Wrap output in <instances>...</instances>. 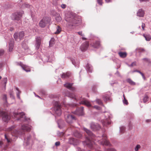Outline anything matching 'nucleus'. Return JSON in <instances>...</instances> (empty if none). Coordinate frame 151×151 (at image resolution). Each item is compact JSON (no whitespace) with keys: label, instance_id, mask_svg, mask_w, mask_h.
Segmentation results:
<instances>
[{"label":"nucleus","instance_id":"58836bf2","mask_svg":"<svg viewBox=\"0 0 151 151\" xmlns=\"http://www.w3.org/2000/svg\"><path fill=\"white\" fill-rule=\"evenodd\" d=\"M15 126H12L6 129V131L7 132L12 131L15 128Z\"/></svg>","mask_w":151,"mask_h":151},{"label":"nucleus","instance_id":"1a4fd4ad","mask_svg":"<svg viewBox=\"0 0 151 151\" xmlns=\"http://www.w3.org/2000/svg\"><path fill=\"white\" fill-rule=\"evenodd\" d=\"M0 116H2V119L4 122H6L9 121L10 118V116L8 113L4 111H1L0 110Z\"/></svg>","mask_w":151,"mask_h":151},{"label":"nucleus","instance_id":"4d7b16f0","mask_svg":"<svg viewBox=\"0 0 151 151\" xmlns=\"http://www.w3.org/2000/svg\"><path fill=\"white\" fill-rule=\"evenodd\" d=\"M55 145L56 146H58L60 145V142L59 141H58L56 142L55 143Z\"/></svg>","mask_w":151,"mask_h":151},{"label":"nucleus","instance_id":"4468645a","mask_svg":"<svg viewBox=\"0 0 151 151\" xmlns=\"http://www.w3.org/2000/svg\"><path fill=\"white\" fill-rule=\"evenodd\" d=\"M37 53V55L36 56V57L37 58L40 59L44 63L47 62H51V60L49 59L48 57L44 56L42 58H40V55L39 53Z\"/></svg>","mask_w":151,"mask_h":151},{"label":"nucleus","instance_id":"dca6fc26","mask_svg":"<svg viewBox=\"0 0 151 151\" xmlns=\"http://www.w3.org/2000/svg\"><path fill=\"white\" fill-rule=\"evenodd\" d=\"M79 103L81 104H84L88 107L91 106L90 102L85 98L80 99Z\"/></svg>","mask_w":151,"mask_h":151},{"label":"nucleus","instance_id":"a18cd8bd","mask_svg":"<svg viewBox=\"0 0 151 151\" xmlns=\"http://www.w3.org/2000/svg\"><path fill=\"white\" fill-rule=\"evenodd\" d=\"M141 148V146L139 145H137L134 148V150L135 151H138Z\"/></svg>","mask_w":151,"mask_h":151},{"label":"nucleus","instance_id":"052dcab7","mask_svg":"<svg viewBox=\"0 0 151 151\" xmlns=\"http://www.w3.org/2000/svg\"><path fill=\"white\" fill-rule=\"evenodd\" d=\"M145 27V24H144V23H142V29L143 30H144V27Z\"/></svg>","mask_w":151,"mask_h":151},{"label":"nucleus","instance_id":"9d476101","mask_svg":"<svg viewBox=\"0 0 151 151\" xmlns=\"http://www.w3.org/2000/svg\"><path fill=\"white\" fill-rule=\"evenodd\" d=\"M50 20V19L49 18L44 17L40 22V26L42 28L45 27L46 24L49 22Z\"/></svg>","mask_w":151,"mask_h":151},{"label":"nucleus","instance_id":"5701e85b","mask_svg":"<svg viewBox=\"0 0 151 151\" xmlns=\"http://www.w3.org/2000/svg\"><path fill=\"white\" fill-rule=\"evenodd\" d=\"M17 65L21 66L22 68L26 72H28L30 71V70L29 69H26V65L23 64L21 62H18L17 63Z\"/></svg>","mask_w":151,"mask_h":151},{"label":"nucleus","instance_id":"a878e982","mask_svg":"<svg viewBox=\"0 0 151 151\" xmlns=\"http://www.w3.org/2000/svg\"><path fill=\"white\" fill-rule=\"evenodd\" d=\"M92 46L94 48H98L99 47L100 45V42L99 41H97L93 42L91 44Z\"/></svg>","mask_w":151,"mask_h":151},{"label":"nucleus","instance_id":"c85d7f7f","mask_svg":"<svg viewBox=\"0 0 151 151\" xmlns=\"http://www.w3.org/2000/svg\"><path fill=\"white\" fill-rule=\"evenodd\" d=\"M73 135L75 137L78 138H80L82 136V134L77 131H75L74 132Z\"/></svg>","mask_w":151,"mask_h":151},{"label":"nucleus","instance_id":"774afa93","mask_svg":"<svg viewBox=\"0 0 151 151\" xmlns=\"http://www.w3.org/2000/svg\"><path fill=\"white\" fill-rule=\"evenodd\" d=\"M140 2H147L149 0H139Z\"/></svg>","mask_w":151,"mask_h":151},{"label":"nucleus","instance_id":"4c0bfd02","mask_svg":"<svg viewBox=\"0 0 151 151\" xmlns=\"http://www.w3.org/2000/svg\"><path fill=\"white\" fill-rule=\"evenodd\" d=\"M69 97L72 99H74L76 101H77V99L76 96L73 93L70 94L69 95Z\"/></svg>","mask_w":151,"mask_h":151},{"label":"nucleus","instance_id":"20e7f679","mask_svg":"<svg viewBox=\"0 0 151 151\" xmlns=\"http://www.w3.org/2000/svg\"><path fill=\"white\" fill-rule=\"evenodd\" d=\"M65 20L68 22L67 25L70 28L71 26H75L76 24H79L81 22L80 19L74 17L71 15L67 16L65 18Z\"/></svg>","mask_w":151,"mask_h":151},{"label":"nucleus","instance_id":"e2e57ef3","mask_svg":"<svg viewBox=\"0 0 151 151\" xmlns=\"http://www.w3.org/2000/svg\"><path fill=\"white\" fill-rule=\"evenodd\" d=\"M139 73L140 74H141V75H142V76L143 78H145V76L143 74V73H142V72H139Z\"/></svg>","mask_w":151,"mask_h":151},{"label":"nucleus","instance_id":"b1692460","mask_svg":"<svg viewBox=\"0 0 151 151\" xmlns=\"http://www.w3.org/2000/svg\"><path fill=\"white\" fill-rule=\"evenodd\" d=\"M86 70L88 72L91 73L93 70V68L91 65L88 63L86 66Z\"/></svg>","mask_w":151,"mask_h":151},{"label":"nucleus","instance_id":"603ef678","mask_svg":"<svg viewBox=\"0 0 151 151\" xmlns=\"http://www.w3.org/2000/svg\"><path fill=\"white\" fill-rule=\"evenodd\" d=\"M98 3L101 5H102V0H97Z\"/></svg>","mask_w":151,"mask_h":151},{"label":"nucleus","instance_id":"79ce46f5","mask_svg":"<svg viewBox=\"0 0 151 151\" xmlns=\"http://www.w3.org/2000/svg\"><path fill=\"white\" fill-rule=\"evenodd\" d=\"M124 99L123 100V102L124 104L127 105L128 103L127 100L125 99L124 95H123Z\"/></svg>","mask_w":151,"mask_h":151},{"label":"nucleus","instance_id":"9b49d317","mask_svg":"<svg viewBox=\"0 0 151 151\" xmlns=\"http://www.w3.org/2000/svg\"><path fill=\"white\" fill-rule=\"evenodd\" d=\"M24 33L23 31L20 32L19 33L16 32L14 35V37L16 41H18L19 39V41L24 38Z\"/></svg>","mask_w":151,"mask_h":151},{"label":"nucleus","instance_id":"72a5a7b5","mask_svg":"<svg viewBox=\"0 0 151 151\" xmlns=\"http://www.w3.org/2000/svg\"><path fill=\"white\" fill-rule=\"evenodd\" d=\"M72 63L76 67H78L79 66V62L76 63L75 60L74 59L71 60Z\"/></svg>","mask_w":151,"mask_h":151},{"label":"nucleus","instance_id":"2eb2a0df","mask_svg":"<svg viewBox=\"0 0 151 151\" xmlns=\"http://www.w3.org/2000/svg\"><path fill=\"white\" fill-rule=\"evenodd\" d=\"M90 127L93 130H97L99 129L101 127L97 123L92 122L91 124Z\"/></svg>","mask_w":151,"mask_h":151},{"label":"nucleus","instance_id":"c03bdc74","mask_svg":"<svg viewBox=\"0 0 151 151\" xmlns=\"http://www.w3.org/2000/svg\"><path fill=\"white\" fill-rule=\"evenodd\" d=\"M142 60L144 61V62H146L148 63L151 62V61L150 59L147 58H143L142 59Z\"/></svg>","mask_w":151,"mask_h":151},{"label":"nucleus","instance_id":"37998d69","mask_svg":"<svg viewBox=\"0 0 151 151\" xmlns=\"http://www.w3.org/2000/svg\"><path fill=\"white\" fill-rule=\"evenodd\" d=\"M55 19L57 22H60L61 21L62 18L60 15H58V16L56 17Z\"/></svg>","mask_w":151,"mask_h":151},{"label":"nucleus","instance_id":"aec40b11","mask_svg":"<svg viewBox=\"0 0 151 151\" xmlns=\"http://www.w3.org/2000/svg\"><path fill=\"white\" fill-rule=\"evenodd\" d=\"M73 84V83H66L64 84V86L71 91H74L75 90L76 88L75 87L72 86Z\"/></svg>","mask_w":151,"mask_h":151},{"label":"nucleus","instance_id":"c9c22d12","mask_svg":"<svg viewBox=\"0 0 151 151\" xmlns=\"http://www.w3.org/2000/svg\"><path fill=\"white\" fill-rule=\"evenodd\" d=\"M103 125L104 126H107V125L110 124H111L110 122L108 121L107 122V121H105V122H104V120H102L101 121Z\"/></svg>","mask_w":151,"mask_h":151},{"label":"nucleus","instance_id":"864d4df0","mask_svg":"<svg viewBox=\"0 0 151 151\" xmlns=\"http://www.w3.org/2000/svg\"><path fill=\"white\" fill-rule=\"evenodd\" d=\"M66 7V5L65 4H62L61 5V7L63 9H65Z\"/></svg>","mask_w":151,"mask_h":151},{"label":"nucleus","instance_id":"39448f33","mask_svg":"<svg viewBox=\"0 0 151 151\" xmlns=\"http://www.w3.org/2000/svg\"><path fill=\"white\" fill-rule=\"evenodd\" d=\"M13 116L15 118H17L18 120H20L24 122L28 123L30 121V119L26 118L24 113L23 112L20 113L14 112L13 113Z\"/></svg>","mask_w":151,"mask_h":151},{"label":"nucleus","instance_id":"f03ea898","mask_svg":"<svg viewBox=\"0 0 151 151\" xmlns=\"http://www.w3.org/2000/svg\"><path fill=\"white\" fill-rule=\"evenodd\" d=\"M31 127L30 125L26 124H23L22 126V129H21L19 130H14L11 133L12 137H10L8 136L7 134H5V138L6 139L8 143L10 142L11 140L14 141L18 137L21 136L24 134L25 131H29L31 129Z\"/></svg>","mask_w":151,"mask_h":151},{"label":"nucleus","instance_id":"69168bd1","mask_svg":"<svg viewBox=\"0 0 151 151\" xmlns=\"http://www.w3.org/2000/svg\"><path fill=\"white\" fill-rule=\"evenodd\" d=\"M3 64L2 63H0V70L1 69V68L3 67Z\"/></svg>","mask_w":151,"mask_h":151},{"label":"nucleus","instance_id":"f8f14e48","mask_svg":"<svg viewBox=\"0 0 151 151\" xmlns=\"http://www.w3.org/2000/svg\"><path fill=\"white\" fill-rule=\"evenodd\" d=\"M22 45L26 54L32 55L33 54V52L29 48L25 42H23L22 44Z\"/></svg>","mask_w":151,"mask_h":151},{"label":"nucleus","instance_id":"cd10ccee","mask_svg":"<svg viewBox=\"0 0 151 151\" xmlns=\"http://www.w3.org/2000/svg\"><path fill=\"white\" fill-rule=\"evenodd\" d=\"M103 112L105 113L104 116L105 119H110L111 118V114L109 112L104 111Z\"/></svg>","mask_w":151,"mask_h":151},{"label":"nucleus","instance_id":"6e6552de","mask_svg":"<svg viewBox=\"0 0 151 151\" xmlns=\"http://www.w3.org/2000/svg\"><path fill=\"white\" fill-rule=\"evenodd\" d=\"M64 116L66 121L68 124L72 123L73 120H75L74 116L66 112L64 113Z\"/></svg>","mask_w":151,"mask_h":151},{"label":"nucleus","instance_id":"ea45409f","mask_svg":"<svg viewBox=\"0 0 151 151\" xmlns=\"http://www.w3.org/2000/svg\"><path fill=\"white\" fill-rule=\"evenodd\" d=\"M125 130V127L123 126L120 127V132L122 133L124 132Z\"/></svg>","mask_w":151,"mask_h":151},{"label":"nucleus","instance_id":"bf43d9fd","mask_svg":"<svg viewBox=\"0 0 151 151\" xmlns=\"http://www.w3.org/2000/svg\"><path fill=\"white\" fill-rule=\"evenodd\" d=\"M78 34L81 36L83 37L84 36V34L82 33V32H78Z\"/></svg>","mask_w":151,"mask_h":151},{"label":"nucleus","instance_id":"49530a36","mask_svg":"<svg viewBox=\"0 0 151 151\" xmlns=\"http://www.w3.org/2000/svg\"><path fill=\"white\" fill-rule=\"evenodd\" d=\"M7 82V78H4L3 79V82L4 85L5 86H6Z\"/></svg>","mask_w":151,"mask_h":151},{"label":"nucleus","instance_id":"c756f323","mask_svg":"<svg viewBox=\"0 0 151 151\" xmlns=\"http://www.w3.org/2000/svg\"><path fill=\"white\" fill-rule=\"evenodd\" d=\"M70 73H63L61 75V77L62 78H66L70 76Z\"/></svg>","mask_w":151,"mask_h":151},{"label":"nucleus","instance_id":"09e8293b","mask_svg":"<svg viewBox=\"0 0 151 151\" xmlns=\"http://www.w3.org/2000/svg\"><path fill=\"white\" fill-rule=\"evenodd\" d=\"M127 65L129 67H133L136 65V62H133L132 63L129 65L128 64H127Z\"/></svg>","mask_w":151,"mask_h":151},{"label":"nucleus","instance_id":"0e129e2a","mask_svg":"<svg viewBox=\"0 0 151 151\" xmlns=\"http://www.w3.org/2000/svg\"><path fill=\"white\" fill-rule=\"evenodd\" d=\"M10 95L11 97H12V98H13V99L14 98V96L12 94V93H10Z\"/></svg>","mask_w":151,"mask_h":151},{"label":"nucleus","instance_id":"4be33fe9","mask_svg":"<svg viewBox=\"0 0 151 151\" xmlns=\"http://www.w3.org/2000/svg\"><path fill=\"white\" fill-rule=\"evenodd\" d=\"M111 94L110 93H109L108 94H105L103 97V98L104 100L105 101H106L108 100H111Z\"/></svg>","mask_w":151,"mask_h":151},{"label":"nucleus","instance_id":"ddd939ff","mask_svg":"<svg viewBox=\"0 0 151 151\" xmlns=\"http://www.w3.org/2000/svg\"><path fill=\"white\" fill-rule=\"evenodd\" d=\"M41 38L40 37H37L36 38L35 47L36 50H37L39 48L41 44Z\"/></svg>","mask_w":151,"mask_h":151},{"label":"nucleus","instance_id":"6e6d98bb","mask_svg":"<svg viewBox=\"0 0 151 151\" xmlns=\"http://www.w3.org/2000/svg\"><path fill=\"white\" fill-rule=\"evenodd\" d=\"M4 53V51L3 50L0 49V56L2 55Z\"/></svg>","mask_w":151,"mask_h":151},{"label":"nucleus","instance_id":"f257e3e1","mask_svg":"<svg viewBox=\"0 0 151 151\" xmlns=\"http://www.w3.org/2000/svg\"><path fill=\"white\" fill-rule=\"evenodd\" d=\"M82 129L87 134L88 137H86V141L83 142L84 146L86 145L92 149L94 148L95 151H101L99 150L94 144V140L98 142V143L103 146H109L110 144L107 139L106 135L105 134L102 135V137H96L89 130L83 127Z\"/></svg>","mask_w":151,"mask_h":151},{"label":"nucleus","instance_id":"2f4dec72","mask_svg":"<svg viewBox=\"0 0 151 151\" xmlns=\"http://www.w3.org/2000/svg\"><path fill=\"white\" fill-rule=\"evenodd\" d=\"M16 90L17 91V92H16L17 96V97L19 99H20V94L21 93V91L19 90V89L18 88L15 87Z\"/></svg>","mask_w":151,"mask_h":151},{"label":"nucleus","instance_id":"0eeeda50","mask_svg":"<svg viewBox=\"0 0 151 151\" xmlns=\"http://www.w3.org/2000/svg\"><path fill=\"white\" fill-rule=\"evenodd\" d=\"M23 14L24 12L23 11L15 12L12 14L11 18L13 20H19Z\"/></svg>","mask_w":151,"mask_h":151},{"label":"nucleus","instance_id":"de8ad7c7","mask_svg":"<svg viewBox=\"0 0 151 151\" xmlns=\"http://www.w3.org/2000/svg\"><path fill=\"white\" fill-rule=\"evenodd\" d=\"M2 99H3V100L4 101V103H7V100H6L7 97H6V95L4 94L3 96Z\"/></svg>","mask_w":151,"mask_h":151},{"label":"nucleus","instance_id":"f3484780","mask_svg":"<svg viewBox=\"0 0 151 151\" xmlns=\"http://www.w3.org/2000/svg\"><path fill=\"white\" fill-rule=\"evenodd\" d=\"M88 46V42H85L82 44L80 46V48L82 51H85L87 49Z\"/></svg>","mask_w":151,"mask_h":151},{"label":"nucleus","instance_id":"412c9836","mask_svg":"<svg viewBox=\"0 0 151 151\" xmlns=\"http://www.w3.org/2000/svg\"><path fill=\"white\" fill-rule=\"evenodd\" d=\"M14 43V40L13 39H11L9 43V51L10 52H11L13 48Z\"/></svg>","mask_w":151,"mask_h":151},{"label":"nucleus","instance_id":"393cba45","mask_svg":"<svg viewBox=\"0 0 151 151\" xmlns=\"http://www.w3.org/2000/svg\"><path fill=\"white\" fill-rule=\"evenodd\" d=\"M144 12L142 9H139L137 13V16L139 17H143L144 16Z\"/></svg>","mask_w":151,"mask_h":151},{"label":"nucleus","instance_id":"f704fd0d","mask_svg":"<svg viewBox=\"0 0 151 151\" xmlns=\"http://www.w3.org/2000/svg\"><path fill=\"white\" fill-rule=\"evenodd\" d=\"M56 29V31L55 32V33L56 34H59L61 31V28L60 26H57Z\"/></svg>","mask_w":151,"mask_h":151},{"label":"nucleus","instance_id":"7ed1b4c3","mask_svg":"<svg viewBox=\"0 0 151 151\" xmlns=\"http://www.w3.org/2000/svg\"><path fill=\"white\" fill-rule=\"evenodd\" d=\"M39 142L36 139L32 140L31 136L29 134H28L24 139L23 146L24 148L27 149L33 148L34 149H38L40 146L38 145Z\"/></svg>","mask_w":151,"mask_h":151},{"label":"nucleus","instance_id":"bb28decb","mask_svg":"<svg viewBox=\"0 0 151 151\" xmlns=\"http://www.w3.org/2000/svg\"><path fill=\"white\" fill-rule=\"evenodd\" d=\"M119 56L122 58H124L126 57L127 53L126 52H118Z\"/></svg>","mask_w":151,"mask_h":151},{"label":"nucleus","instance_id":"6ab92c4d","mask_svg":"<svg viewBox=\"0 0 151 151\" xmlns=\"http://www.w3.org/2000/svg\"><path fill=\"white\" fill-rule=\"evenodd\" d=\"M68 143L70 144L75 145L79 144V142L78 139H75L73 138H71L69 139Z\"/></svg>","mask_w":151,"mask_h":151},{"label":"nucleus","instance_id":"8fccbe9b","mask_svg":"<svg viewBox=\"0 0 151 151\" xmlns=\"http://www.w3.org/2000/svg\"><path fill=\"white\" fill-rule=\"evenodd\" d=\"M97 103L99 105L102 104V102L99 99H97L96 101Z\"/></svg>","mask_w":151,"mask_h":151},{"label":"nucleus","instance_id":"e433bc0d","mask_svg":"<svg viewBox=\"0 0 151 151\" xmlns=\"http://www.w3.org/2000/svg\"><path fill=\"white\" fill-rule=\"evenodd\" d=\"M142 99L143 100V102L144 103H146V102L148 101V97L147 95H145L143 97Z\"/></svg>","mask_w":151,"mask_h":151},{"label":"nucleus","instance_id":"5fc2aeb1","mask_svg":"<svg viewBox=\"0 0 151 151\" xmlns=\"http://www.w3.org/2000/svg\"><path fill=\"white\" fill-rule=\"evenodd\" d=\"M106 151H116V150L113 148L109 149H107Z\"/></svg>","mask_w":151,"mask_h":151},{"label":"nucleus","instance_id":"a19ab883","mask_svg":"<svg viewBox=\"0 0 151 151\" xmlns=\"http://www.w3.org/2000/svg\"><path fill=\"white\" fill-rule=\"evenodd\" d=\"M127 81L132 85H134L135 84V83L134 82H133L132 80L129 78L127 80Z\"/></svg>","mask_w":151,"mask_h":151},{"label":"nucleus","instance_id":"7c9ffc66","mask_svg":"<svg viewBox=\"0 0 151 151\" xmlns=\"http://www.w3.org/2000/svg\"><path fill=\"white\" fill-rule=\"evenodd\" d=\"M55 40L54 38H52L49 41V46L50 47H52L55 44Z\"/></svg>","mask_w":151,"mask_h":151},{"label":"nucleus","instance_id":"473e14b6","mask_svg":"<svg viewBox=\"0 0 151 151\" xmlns=\"http://www.w3.org/2000/svg\"><path fill=\"white\" fill-rule=\"evenodd\" d=\"M143 36L147 41H149L151 39V37L150 35L144 34Z\"/></svg>","mask_w":151,"mask_h":151},{"label":"nucleus","instance_id":"680f3d73","mask_svg":"<svg viewBox=\"0 0 151 151\" xmlns=\"http://www.w3.org/2000/svg\"><path fill=\"white\" fill-rule=\"evenodd\" d=\"M24 6L25 7H29V4H24Z\"/></svg>","mask_w":151,"mask_h":151},{"label":"nucleus","instance_id":"338daca9","mask_svg":"<svg viewBox=\"0 0 151 151\" xmlns=\"http://www.w3.org/2000/svg\"><path fill=\"white\" fill-rule=\"evenodd\" d=\"M59 134H58V135L59 136H60L63 135L64 134V133L63 132H61V133H59Z\"/></svg>","mask_w":151,"mask_h":151},{"label":"nucleus","instance_id":"13d9d810","mask_svg":"<svg viewBox=\"0 0 151 151\" xmlns=\"http://www.w3.org/2000/svg\"><path fill=\"white\" fill-rule=\"evenodd\" d=\"M93 107L97 110H99L101 109V108L97 106H93Z\"/></svg>","mask_w":151,"mask_h":151},{"label":"nucleus","instance_id":"423d86ee","mask_svg":"<svg viewBox=\"0 0 151 151\" xmlns=\"http://www.w3.org/2000/svg\"><path fill=\"white\" fill-rule=\"evenodd\" d=\"M54 114L58 116H60L61 114V111L60 103L58 101L55 102L54 108L51 109Z\"/></svg>","mask_w":151,"mask_h":151},{"label":"nucleus","instance_id":"3c124183","mask_svg":"<svg viewBox=\"0 0 151 151\" xmlns=\"http://www.w3.org/2000/svg\"><path fill=\"white\" fill-rule=\"evenodd\" d=\"M136 50L139 52H143L144 50L142 48H137L136 49Z\"/></svg>","mask_w":151,"mask_h":151},{"label":"nucleus","instance_id":"a211bd4d","mask_svg":"<svg viewBox=\"0 0 151 151\" xmlns=\"http://www.w3.org/2000/svg\"><path fill=\"white\" fill-rule=\"evenodd\" d=\"M83 107L82 106L80 108H77L73 113L78 115H83Z\"/></svg>","mask_w":151,"mask_h":151}]
</instances>
